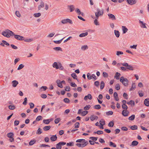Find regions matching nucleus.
<instances>
[{"instance_id":"1","label":"nucleus","mask_w":149,"mask_h":149,"mask_svg":"<svg viewBox=\"0 0 149 149\" xmlns=\"http://www.w3.org/2000/svg\"><path fill=\"white\" fill-rule=\"evenodd\" d=\"M52 67L56 69H59L61 70H63L64 69V67L60 62H54L52 64Z\"/></svg>"},{"instance_id":"2","label":"nucleus","mask_w":149,"mask_h":149,"mask_svg":"<svg viewBox=\"0 0 149 149\" xmlns=\"http://www.w3.org/2000/svg\"><path fill=\"white\" fill-rule=\"evenodd\" d=\"M104 13V10L102 9L101 10L99 8L97 9V12L95 13V16L96 17H98L100 16H102Z\"/></svg>"},{"instance_id":"3","label":"nucleus","mask_w":149,"mask_h":149,"mask_svg":"<svg viewBox=\"0 0 149 149\" xmlns=\"http://www.w3.org/2000/svg\"><path fill=\"white\" fill-rule=\"evenodd\" d=\"M120 81L125 86H128L129 81L127 78H125L124 77L122 76L120 78Z\"/></svg>"},{"instance_id":"4","label":"nucleus","mask_w":149,"mask_h":149,"mask_svg":"<svg viewBox=\"0 0 149 149\" xmlns=\"http://www.w3.org/2000/svg\"><path fill=\"white\" fill-rule=\"evenodd\" d=\"M122 65L126 67V69H129V70H134L133 67L131 65H129L128 63H124V64H122Z\"/></svg>"},{"instance_id":"5","label":"nucleus","mask_w":149,"mask_h":149,"mask_svg":"<svg viewBox=\"0 0 149 149\" xmlns=\"http://www.w3.org/2000/svg\"><path fill=\"white\" fill-rule=\"evenodd\" d=\"M66 143L65 142H61L56 145V149H61L62 146H63L66 144Z\"/></svg>"},{"instance_id":"6","label":"nucleus","mask_w":149,"mask_h":149,"mask_svg":"<svg viewBox=\"0 0 149 149\" xmlns=\"http://www.w3.org/2000/svg\"><path fill=\"white\" fill-rule=\"evenodd\" d=\"M15 38L17 40H24V37L22 36L18 35H15Z\"/></svg>"},{"instance_id":"7","label":"nucleus","mask_w":149,"mask_h":149,"mask_svg":"<svg viewBox=\"0 0 149 149\" xmlns=\"http://www.w3.org/2000/svg\"><path fill=\"white\" fill-rule=\"evenodd\" d=\"M7 34L8 35L7 38H9L10 36H13L15 35L14 33L13 32L8 29H7Z\"/></svg>"},{"instance_id":"8","label":"nucleus","mask_w":149,"mask_h":149,"mask_svg":"<svg viewBox=\"0 0 149 149\" xmlns=\"http://www.w3.org/2000/svg\"><path fill=\"white\" fill-rule=\"evenodd\" d=\"M127 2L129 4L132 5L135 4L137 1L136 0H127Z\"/></svg>"},{"instance_id":"9","label":"nucleus","mask_w":149,"mask_h":149,"mask_svg":"<svg viewBox=\"0 0 149 149\" xmlns=\"http://www.w3.org/2000/svg\"><path fill=\"white\" fill-rule=\"evenodd\" d=\"M68 8L69 9L70 12L73 11L75 9L74 6L72 5L68 6Z\"/></svg>"},{"instance_id":"10","label":"nucleus","mask_w":149,"mask_h":149,"mask_svg":"<svg viewBox=\"0 0 149 149\" xmlns=\"http://www.w3.org/2000/svg\"><path fill=\"white\" fill-rule=\"evenodd\" d=\"M2 43L1 42L0 43V45H1V46L3 47H4L5 45H6L7 46H9V44L8 43V42H7L6 41L4 40H2Z\"/></svg>"},{"instance_id":"11","label":"nucleus","mask_w":149,"mask_h":149,"mask_svg":"<svg viewBox=\"0 0 149 149\" xmlns=\"http://www.w3.org/2000/svg\"><path fill=\"white\" fill-rule=\"evenodd\" d=\"M108 15L109 19L112 20H115L116 19L115 16L112 14L109 13L108 14Z\"/></svg>"},{"instance_id":"12","label":"nucleus","mask_w":149,"mask_h":149,"mask_svg":"<svg viewBox=\"0 0 149 149\" xmlns=\"http://www.w3.org/2000/svg\"><path fill=\"white\" fill-rule=\"evenodd\" d=\"M51 136L50 138V139L52 141H54L56 140L57 138L56 135Z\"/></svg>"},{"instance_id":"13","label":"nucleus","mask_w":149,"mask_h":149,"mask_svg":"<svg viewBox=\"0 0 149 149\" xmlns=\"http://www.w3.org/2000/svg\"><path fill=\"white\" fill-rule=\"evenodd\" d=\"M144 103L146 106L147 107L149 106V98L146 99L144 100Z\"/></svg>"},{"instance_id":"14","label":"nucleus","mask_w":149,"mask_h":149,"mask_svg":"<svg viewBox=\"0 0 149 149\" xmlns=\"http://www.w3.org/2000/svg\"><path fill=\"white\" fill-rule=\"evenodd\" d=\"M12 86L14 87H16L18 84V82L16 80H13L12 81Z\"/></svg>"},{"instance_id":"15","label":"nucleus","mask_w":149,"mask_h":149,"mask_svg":"<svg viewBox=\"0 0 149 149\" xmlns=\"http://www.w3.org/2000/svg\"><path fill=\"white\" fill-rule=\"evenodd\" d=\"M56 82L57 83V86L59 87L62 88L63 87V85H62L60 80L58 79L56 81Z\"/></svg>"},{"instance_id":"16","label":"nucleus","mask_w":149,"mask_h":149,"mask_svg":"<svg viewBox=\"0 0 149 149\" xmlns=\"http://www.w3.org/2000/svg\"><path fill=\"white\" fill-rule=\"evenodd\" d=\"M128 113L129 112L127 110H123L122 112V114L124 116H128Z\"/></svg>"},{"instance_id":"17","label":"nucleus","mask_w":149,"mask_h":149,"mask_svg":"<svg viewBox=\"0 0 149 149\" xmlns=\"http://www.w3.org/2000/svg\"><path fill=\"white\" fill-rule=\"evenodd\" d=\"M44 2L42 1L40 3V5H39L38 6V9L39 10H40L42 8H43L44 7Z\"/></svg>"},{"instance_id":"18","label":"nucleus","mask_w":149,"mask_h":149,"mask_svg":"<svg viewBox=\"0 0 149 149\" xmlns=\"http://www.w3.org/2000/svg\"><path fill=\"white\" fill-rule=\"evenodd\" d=\"M98 118L97 116L94 115H91L90 117V119L91 121H93L95 120H97Z\"/></svg>"},{"instance_id":"19","label":"nucleus","mask_w":149,"mask_h":149,"mask_svg":"<svg viewBox=\"0 0 149 149\" xmlns=\"http://www.w3.org/2000/svg\"><path fill=\"white\" fill-rule=\"evenodd\" d=\"M88 33L87 32L82 33H81V34H80L79 35V36L80 37H85V36H87L88 35Z\"/></svg>"},{"instance_id":"20","label":"nucleus","mask_w":149,"mask_h":149,"mask_svg":"<svg viewBox=\"0 0 149 149\" xmlns=\"http://www.w3.org/2000/svg\"><path fill=\"white\" fill-rule=\"evenodd\" d=\"M98 17H95V19L94 21V23L95 25L96 26H98L99 25V22L98 21Z\"/></svg>"},{"instance_id":"21","label":"nucleus","mask_w":149,"mask_h":149,"mask_svg":"<svg viewBox=\"0 0 149 149\" xmlns=\"http://www.w3.org/2000/svg\"><path fill=\"white\" fill-rule=\"evenodd\" d=\"M122 27L123 33H126L128 31L127 29L124 26H122Z\"/></svg>"},{"instance_id":"22","label":"nucleus","mask_w":149,"mask_h":149,"mask_svg":"<svg viewBox=\"0 0 149 149\" xmlns=\"http://www.w3.org/2000/svg\"><path fill=\"white\" fill-rule=\"evenodd\" d=\"M139 23L141 24V26L142 28H147L146 25V24L144 23L143 22L141 21V20H139Z\"/></svg>"},{"instance_id":"23","label":"nucleus","mask_w":149,"mask_h":149,"mask_svg":"<svg viewBox=\"0 0 149 149\" xmlns=\"http://www.w3.org/2000/svg\"><path fill=\"white\" fill-rule=\"evenodd\" d=\"M113 96L116 100L118 101L119 100V98L118 97V95L117 93L115 92L113 94Z\"/></svg>"},{"instance_id":"24","label":"nucleus","mask_w":149,"mask_h":149,"mask_svg":"<svg viewBox=\"0 0 149 149\" xmlns=\"http://www.w3.org/2000/svg\"><path fill=\"white\" fill-rule=\"evenodd\" d=\"M139 143L138 142L136 141H133L131 145V146H137Z\"/></svg>"},{"instance_id":"25","label":"nucleus","mask_w":149,"mask_h":149,"mask_svg":"<svg viewBox=\"0 0 149 149\" xmlns=\"http://www.w3.org/2000/svg\"><path fill=\"white\" fill-rule=\"evenodd\" d=\"M114 33L115 35L117 38H118L120 36V33L118 31L114 30Z\"/></svg>"},{"instance_id":"26","label":"nucleus","mask_w":149,"mask_h":149,"mask_svg":"<svg viewBox=\"0 0 149 149\" xmlns=\"http://www.w3.org/2000/svg\"><path fill=\"white\" fill-rule=\"evenodd\" d=\"M50 126H46L43 128V129L45 131H47L49 130L51 128Z\"/></svg>"},{"instance_id":"27","label":"nucleus","mask_w":149,"mask_h":149,"mask_svg":"<svg viewBox=\"0 0 149 149\" xmlns=\"http://www.w3.org/2000/svg\"><path fill=\"white\" fill-rule=\"evenodd\" d=\"M120 75V74L118 72H117L116 73L115 75L114 76V78H116L117 79H119V76Z\"/></svg>"},{"instance_id":"28","label":"nucleus","mask_w":149,"mask_h":149,"mask_svg":"<svg viewBox=\"0 0 149 149\" xmlns=\"http://www.w3.org/2000/svg\"><path fill=\"white\" fill-rule=\"evenodd\" d=\"M136 88V85L135 83H133L131 88L130 89V91H131L134 90Z\"/></svg>"},{"instance_id":"29","label":"nucleus","mask_w":149,"mask_h":149,"mask_svg":"<svg viewBox=\"0 0 149 149\" xmlns=\"http://www.w3.org/2000/svg\"><path fill=\"white\" fill-rule=\"evenodd\" d=\"M84 143L81 144V147H84L85 146H86L87 145V144L88 143V142L87 141H84V142H83Z\"/></svg>"},{"instance_id":"30","label":"nucleus","mask_w":149,"mask_h":149,"mask_svg":"<svg viewBox=\"0 0 149 149\" xmlns=\"http://www.w3.org/2000/svg\"><path fill=\"white\" fill-rule=\"evenodd\" d=\"M138 93L139 96L140 97H142L144 95V93L143 91L142 90L139 91L138 92Z\"/></svg>"},{"instance_id":"31","label":"nucleus","mask_w":149,"mask_h":149,"mask_svg":"<svg viewBox=\"0 0 149 149\" xmlns=\"http://www.w3.org/2000/svg\"><path fill=\"white\" fill-rule=\"evenodd\" d=\"M7 29H6L5 30V31H3L2 32V34L6 37H7L8 36V35L7 34Z\"/></svg>"},{"instance_id":"32","label":"nucleus","mask_w":149,"mask_h":149,"mask_svg":"<svg viewBox=\"0 0 149 149\" xmlns=\"http://www.w3.org/2000/svg\"><path fill=\"white\" fill-rule=\"evenodd\" d=\"M127 104H128L131 105L132 106H134L135 105V102L134 101L131 100L129 102H127Z\"/></svg>"},{"instance_id":"33","label":"nucleus","mask_w":149,"mask_h":149,"mask_svg":"<svg viewBox=\"0 0 149 149\" xmlns=\"http://www.w3.org/2000/svg\"><path fill=\"white\" fill-rule=\"evenodd\" d=\"M88 48V46L87 45H84L81 47V49L83 51H84Z\"/></svg>"},{"instance_id":"34","label":"nucleus","mask_w":149,"mask_h":149,"mask_svg":"<svg viewBox=\"0 0 149 149\" xmlns=\"http://www.w3.org/2000/svg\"><path fill=\"white\" fill-rule=\"evenodd\" d=\"M35 140H31L29 142V144L30 146H32L36 142Z\"/></svg>"},{"instance_id":"35","label":"nucleus","mask_w":149,"mask_h":149,"mask_svg":"<svg viewBox=\"0 0 149 149\" xmlns=\"http://www.w3.org/2000/svg\"><path fill=\"white\" fill-rule=\"evenodd\" d=\"M41 15V13H35L33 14V16L34 17H40Z\"/></svg>"},{"instance_id":"36","label":"nucleus","mask_w":149,"mask_h":149,"mask_svg":"<svg viewBox=\"0 0 149 149\" xmlns=\"http://www.w3.org/2000/svg\"><path fill=\"white\" fill-rule=\"evenodd\" d=\"M109 144L110 146H112L113 147H116V145L111 141L109 142Z\"/></svg>"},{"instance_id":"37","label":"nucleus","mask_w":149,"mask_h":149,"mask_svg":"<svg viewBox=\"0 0 149 149\" xmlns=\"http://www.w3.org/2000/svg\"><path fill=\"white\" fill-rule=\"evenodd\" d=\"M50 122V121H49V120L47 119V120H43V122L44 123H45V124H49V123Z\"/></svg>"},{"instance_id":"38","label":"nucleus","mask_w":149,"mask_h":149,"mask_svg":"<svg viewBox=\"0 0 149 149\" xmlns=\"http://www.w3.org/2000/svg\"><path fill=\"white\" fill-rule=\"evenodd\" d=\"M71 75L74 79H77V77L76 73H73L71 74Z\"/></svg>"},{"instance_id":"39","label":"nucleus","mask_w":149,"mask_h":149,"mask_svg":"<svg viewBox=\"0 0 149 149\" xmlns=\"http://www.w3.org/2000/svg\"><path fill=\"white\" fill-rule=\"evenodd\" d=\"M130 128L132 130H137L138 128L137 126L136 125L132 126Z\"/></svg>"},{"instance_id":"40","label":"nucleus","mask_w":149,"mask_h":149,"mask_svg":"<svg viewBox=\"0 0 149 149\" xmlns=\"http://www.w3.org/2000/svg\"><path fill=\"white\" fill-rule=\"evenodd\" d=\"M15 107L14 105H10L9 106L8 108L10 110H14L15 109Z\"/></svg>"},{"instance_id":"41","label":"nucleus","mask_w":149,"mask_h":149,"mask_svg":"<svg viewBox=\"0 0 149 149\" xmlns=\"http://www.w3.org/2000/svg\"><path fill=\"white\" fill-rule=\"evenodd\" d=\"M94 108L95 109H99L101 108V107L99 104L96 105H95L94 107Z\"/></svg>"},{"instance_id":"42","label":"nucleus","mask_w":149,"mask_h":149,"mask_svg":"<svg viewBox=\"0 0 149 149\" xmlns=\"http://www.w3.org/2000/svg\"><path fill=\"white\" fill-rule=\"evenodd\" d=\"M14 135V134L13 133L10 132L8 133L7 134V136L9 138H11L13 137V136Z\"/></svg>"},{"instance_id":"43","label":"nucleus","mask_w":149,"mask_h":149,"mask_svg":"<svg viewBox=\"0 0 149 149\" xmlns=\"http://www.w3.org/2000/svg\"><path fill=\"white\" fill-rule=\"evenodd\" d=\"M104 86V83L103 81H102L100 84V89H102Z\"/></svg>"},{"instance_id":"44","label":"nucleus","mask_w":149,"mask_h":149,"mask_svg":"<svg viewBox=\"0 0 149 149\" xmlns=\"http://www.w3.org/2000/svg\"><path fill=\"white\" fill-rule=\"evenodd\" d=\"M86 140L85 139H79L77 140L76 141V142L77 143H83V142H84V141H85Z\"/></svg>"},{"instance_id":"45","label":"nucleus","mask_w":149,"mask_h":149,"mask_svg":"<svg viewBox=\"0 0 149 149\" xmlns=\"http://www.w3.org/2000/svg\"><path fill=\"white\" fill-rule=\"evenodd\" d=\"M94 133V134H97L98 135H100L103 133V132L102 131L98 130L97 132H95Z\"/></svg>"},{"instance_id":"46","label":"nucleus","mask_w":149,"mask_h":149,"mask_svg":"<svg viewBox=\"0 0 149 149\" xmlns=\"http://www.w3.org/2000/svg\"><path fill=\"white\" fill-rule=\"evenodd\" d=\"M114 125V123L113 121H110L108 124V126L110 127H112Z\"/></svg>"},{"instance_id":"47","label":"nucleus","mask_w":149,"mask_h":149,"mask_svg":"<svg viewBox=\"0 0 149 149\" xmlns=\"http://www.w3.org/2000/svg\"><path fill=\"white\" fill-rule=\"evenodd\" d=\"M15 14L18 17H20L21 16V15L20 14L19 12L18 11H15Z\"/></svg>"},{"instance_id":"48","label":"nucleus","mask_w":149,"mask_h":149,"mask_svg":"<svg viewBox=\"0 0 149 149\" xmlns=\"http://www.w3.org/2000/svg\"><path fill=\"white\" fill-rule=\"evenodd\" d=\"M41 130L42 129L40 128H39L36 132V134H41L42 133Z\"/></svg>"},{"instance_id":"49","label":"nucleus","mask_w":149,"mask_h":149,"mask_svg":"<svg viewBox=\"0 0 149 149\" xmlns=\"http://www.w3.org/2000/svg\"><path fill=\"white\" fill-rule=\"evenodd\" d=\"M54 50L55 51H62V49L61 47H56L53 48Z\"/></svg>"},{"instance_id":"50","label":"nucleus","mask_w":149,"mask_h":149,"mask_svg":"<svg viewBox=\"0 0 149 149\" xmlns=\"http://www.w3.org/2000/svg\"><path fill=\"white\" fill-rule=\"evenodd\" d=\"M135 116L134 115H132L129 118V119L131 120H133L135 118Z\"/></svg>"},{"instance_id":"51","label":"nucleus","mask_w":149,"mask_h":149,"mask_svg":"<svg viewBox=\"0 0 149 149\" xmlns=\"http://www.w3.org/2000/svg\"><path fill=\"white\" fill-rule=\"evenodd\" d=\"M24 67V65L22 64H21L19 65L18 68L17 70H21Z\"/></svg>"},{"instance_id":"52","label":"nucleus","mask_w":149,"mask_h":149,"mask_svg":"<svg viewBox=\"0 0 149 149\" xmlns=\"http://www.w3.org/2000/svg\"><path fill=\"white\" fill-rule=\"evenodd\" d=\"M64 38L59 40L54 41V42L56 44H60L61 42L62 41V40H63V39Z\"/></svg>"},{"instance_id":"53","label":"nucleus","mask_w":149,"mask_h":149,"mask_svg":"<svg viewBox=\"0 0 149 149\" xmlns=\"http://www.w3.org/2000/svg\"><path fill=\"white\" fill-rule=\"evenodd\" d=\"M64 102L67 103H68L70 102V101L67 98H65L63 100Z\"/></svg>"},{"instance_id":"54","label":"nucleus","mask_w":149,"mask_h":149,"mask_svg":"<svg viewBox=\"0 0 149 149\" xmlns=\"http://www.w3.org/2000/svg\"><path fill=\"white\" fill-rule=\"evenodd\" d=\"M122 108L126 110H127L128 108V107L127 105L126 104H123L122 105Z\"/></svg>"},{"instance_id":"55","label":"nucleus","mask_w":149,"mask_h":149,"mask_svg":"<svg viewBox=\"0 0 149 149\" xmlns=\"http://www.w3.org/2000/svg\"><path fill=\"white\" fill-rule=\"evenodd\" d=\"M88 113V111H84L81 112V115L82 116H85Z\"/></svg>"},{"instance_id":"56","label":"nucleus","mask_w":149,"mask_h":149,"mask_svg":"<svg viewBox=\"0 0 149 149\" xmlns=\"http://www.w3.org/2000/svg\"><path fill=\"white\" fill-rule=\"evenodd\" d=\"M123 54V52L121 51H118L116 52V54L118 56H119L120 55Z\"/></svg>"},{"instance_id":"57","label":"nucleus","mask_w":149,"mask_h":149,"mask_svg":"<svg viewBox=\"0 0 149 149\" xmlns=\"http://www.w3.org/2000/svg\"><path fill=\"white\" fill-rule=\"evenodd\" d=\"M66 145L68 146H72L74 145V143L73 142H71L69 143H67Z\"/></svg>"},{"instance_id":"58","label":"nucleus","mask_w":149,"mask_h":149,"mask_svg":"<svg viewBox=\"0 0 149 149\" xmlns=\"http://www.w3.org/2000/svg\"><path fill=\"white\" fill-rule=\"evenodd\" d=\"M55 34V33L53 32L51 33H50L47 36V37H49V38H51L53 36H54Z\"/></svg>"},{"instance_id":"59","label":"nucleus","mask_w":149,"mask_h":149,"mask_svg":"<svg viewBox=\"0 0 149 149\" xmlns=\"http://www.w3.org/2000/svg\"><path fill=\"white\" fill-rule=\"evenodd\" d=\"M79 122H77L74 124L75 128H77L79 127Z\"/></svg>"},{"instance_id":"60","label":"nucleus","mask_w":149,"mask_h":149,"mask_svg":"<svg viewBox=\"0 0 149 149\" xmlns=\"http://www.w3.org/2000/svg\"><path fill=\"white\" fill-rule=\"evenodd\" d=\"M106 113L107 115L108 116H109L110 115H112L113 113V112L112 111H109L108 112H106Z\"/></svg>"},{"instance_id":"61","label":"nucleus","mask_w":149,"mask_h":149,"mask_svg":"<svg viewBox=\"0 0 149 149\" xmlns=\"http://www.w3.org/2000/svg\"><path fill=\"white\" fill-rule=\"evenodd\" d=\"M103 76L104 77H108V74L105 72H104L102 74Z\"/></svg>"},{"instance_id":"62","label":"nucleus","mask_w":149,"mask_h":149,"mask_svg":"<svg viewBox=\"0 0 149 149\" xmlns=\"http://www.w3.org/2000/svg\"><path fill=\"white\" fill-rule=\"evenodd\" d=\"M42 119V117L40 116H38L36 119V120L37 121H39Z\"/></svg>"},{"instance_id":"63","label":"nucleus","mask_w":149,"mask_h":149,"mask_svg":"<svg viewBox=\"0 0 149 149\" xmlns=\"http://www.w3.org/2000/svg\"><path fill=\"white\" fill-rule=\"evenodd\" d=\"M94 85L97 87H98L100 86V83L99 81H95L94 82Z\"/></svg>"},{"instance_id":"64","label":"nucleus","mask_w":149,"mask_h":149,"mask_svg":"<svg viewBox=\"0 0 149 149\" xmlns=\"http://www.w3.org/2000/svg\"><path fill=\"white\" fill-rule=\"evenodd\" d=\"M60 119L59 118L56 119L54 120L55 123L56 124L58 123L60 121Z\"/></svg>"}]
</instances>
